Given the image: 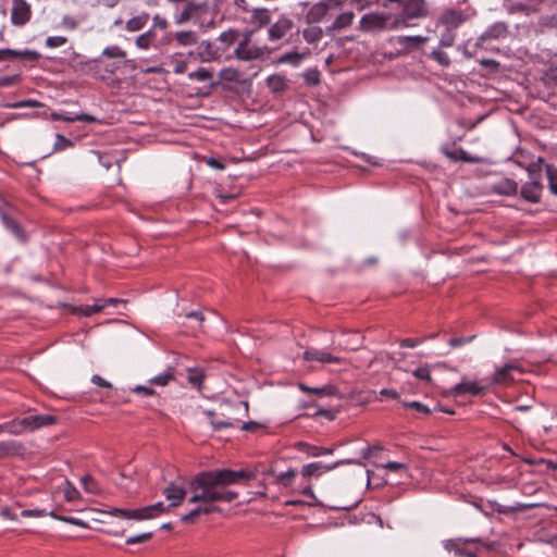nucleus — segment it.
<instances>
[{
  "label": "nucleus",
  "mask_w": 557,
  "mask_h": 557,
  "mask_svg": "<svg viewBox=\"0 0 557 557\" xmlns=\"http://www.w3.org/2000/svg\"><path fill=\"white\" fill-rule=\"evenodd\" d=\"M213 73L205 67H200L195 72L188 74L189 79L205 82L211 79Z\"/></svg>",
  "instance_id": "nucleus-43"
},
{
  "label": "nucleus",
  "mask_w": 557,
  "mask_h": 557,
  "mask_svg": "<svg viewBox=\"0 0 557 557\" xmlns=\"http://www.w3.org/2000/svg\"><path fill=\"white\" fill-rule=\"evenodd\" d=\"M174 38L181 46H193L198 39L197 34L193 30L177 32Z\"/></svg>",
  "instance_id": "nucleus-34"
},
{
  "label": "nucleus",
  "mask_w": 557,
  "mask_h": 557,
  "mask_svg": "<svg viewBox=\"0 0 557 557\" xmlns=\"http://www.w3.org/2000/svg\"><path fill=\"white\" fill-rule=\"evenodd\" d=\"M394 17L389 13L371 12L364 14L359 22V29L364 33H380L391 29V23Z\"/></svg>",
  "instance_id": "nucleus-6"
},
{
  "label": "nucleus",
  "mask_w": 557,
  "mask_h": 557,
  "mask_svg": "<svg viewBox=\"0 0 557 557\" xmlns=\"http://www.w3.org/2000/svg\"><path fill=\"white\" fill-rule=\"evenodd\" d=\"M403 406L405 408L412 409L416 412L424 414V416H428L432 412V410L428 406H425L424 404H422L420 401H404Z\"/></svg>",
  "instance_id": "nucleus-44"
},
{
  "label": "nucleus",
  "mask_w": 557,
  "mask_h": 557,
  "mask_svg": "<svg viewBox=\"0 0 557 557\" xmlns=\"http://www.w3.org/2000/svg\"><path fill=\"white\" fill-rule=\"evenodd\" d=\"M508 35V24L505 22H495L479 36L475 46L482 47L486 41L505 39Z\"/></svg>",
  "instance_id": "nucleus-10"
},
{
  "label": "nucleus",
  "mask_w": 557,
  "mask_h": 557,
  "mask_svg": "<svg viewBox=\"0 0 557 557\" xmlns=\"http://www.w3.org/2000/svg\"><path fill=\"white\" fill-rule=\"evenodd\" d=\"M541 163H543V159L539 158L536 163H532L528 168L530 182L523 184L520 191L521 197L532 203L539 202L542 196Z\"/></svg>",
  "instance_id": "nucleus-4"
},
{
  "label": "nucleus",
  "mask_w": 557,
  "mask_h": 557,
  "mask_svg": "<svg viewBox=\"0 0 557 557\" xmlns=\"http://www.w3.org/2000/svg\"><path fill=\"white\" fill-rule=\"evenodd\" d=\"M73 146H74V144H73L72 140H70L69 138H66L65 136H63L61 134H57L55 143H54V146H53V150L54 151H62V150H65L67 148H71Z\"/></svg>",
  "instance_id": "nucleus-45"
},
{
  "label": "nucleus",
  "mask_w": 557,
  "mask_h": 557,
  "mask_svg": "<svg viewBox=\"0 0 557 557\" xmlns=\"http://www.w3.org/2000/svg\"><path fill=\"white\" fill-rule=\"evenodd\" d=\"M306 55H307V53L292 51V52L282 54L278 58L277 62L292 64L293 66H298L301 63V61L305 59Z\"/></svg>",
  "instance_id": "nucleus-35"
},
{
  "label": "nucleus",
  "mask_w": 557,
  "mask_h": 557,
  "mask_svg": "<svg viewBox=\"0 0 557 557\" xmlns=\"http://www.w3.org/2000/svg\"><path fill=\"white\" fill-rule=\"evenodd\" d=\"M55 421L57 418L52 414L32 413L0 424V434L7 432L9 434L20 435L27 431H35L44 426L52 425Z\"/></svg>",
  "instance_id": "nucleus-3"
},
{
  "label": "nucleus",
  "mask_w": 557,
  "mask_h": 557,
  "mask_svg": "<svg viewBox=\"0 0 557 557\" xmlns=\"http://www.w3.org/2000/svg\"><path fill=\"white\" fill-rule=\"evenodd\" d=\"M173 373L171 372V370H168L165 372H163L162 374H159L154 377H152L150 380V383L152 384H156V385H160V386H165L169 384V382L171 380H173Z\"/></svg>",
  "instance_id": "nucleus-47"
},
{
  "label": "nucleus",
  "mask_w": 557,
  "mask_h": 557,
  "mask_svg": "<svg viewBox=\"0 0 557 557\" xmlns=\"http://www.w3.org/2000/svg\"><path fill=\"white\" fill-rule=\"evenodd\" d=\"M20 81L18 75L2 76L0 77V87H10L15 85Z\"/></svg>",
  "instance_id": "nucleus-59"
},
{
  "label": "nucleus",
  "mask_w": 557,
  "mask_h": 557,
  "mask_svg": "<svg viewBox=\"0 0 557 557\" xmlns=\"http://www.w3.org/2000/svg\"><path fill=\"white\" fill-rule=\"evenodd\" d=\"M304 359L306 361H318L320 363H339L341 358L333 356L331 352L326 350H321L317 348H308L304 352Z\"/></svg>",
  "instance_id": "nucleus-21"
},
{
  "label": "nucleus",
  "mask_w": 557,
  "mask_h": 557,
  "mask_svg": "<svg viewBox=\"0 0 557 557\" xmlns=\"http://www.w3.org/2000/svg\"><path fill=\"white\" fill-rule=\"evenodd\" d=\"M44 515V510L37 509H24L20 511V517L23 518H37Z\"/></svg>",
  "instance_id": "nucleus-63"
},
{
  "label": "nucleus",
  "mask_w": 557,
  "mask_h": 557,
  "mask_svg": "<svg viewBox=\"0 0 557 557\" xmlns=\"http://www.w3.org/2000/svg\"><path fill=\"white\" fill-rule=\"evenodd\" d=\"M299 388L302 391V392H307V393H312V394H315V395H331L332 392H333V387L332 386H323V387H309L305 384H299Z\"/></svg>",
  "instance_id": "nucleus-46"
},
{
  "label": "nucleus",
  "mask_w": 557,
  "mask_h": 557,
  "mask_svg": "<svg viewBox=\"0 0 557 557\" xmlns=\"http://www.w3.org/2000/svg\"><path fill=\"white\" fill-rule=\"evenodd\" d=\"M469 15L461 10L447 9L443 11L440 16V23L447 27V30H453L462 25Z\"/></svg>",
  "instance_id": "nucleus-16"
},
{
  "label": "nucleus",
  "mask_w": 557,
  "mask_h": 557,
  "mask_svg": "<svg viewBox=\"0 0 557 557\" xmlns=\"http://www.w3.org/2000/svg\"><path fill=\"white\" fill-rule=\"evenodd\" d=\"M545 169L549 190L557 196V169L550 164H546Z\"/></svg>",
  "instance_id": "nucleus-38"
},
{
  "label": "nucleus",
  "mask_w": 557,
  "mask_h": 557,
  "mask_svg": "<svg viewBox=\"0 0 557 557\" xmlns=\"http://www.w3.org/2000/svg\"><path fill=\"white\" fill-rule=\"evenodd\" d=\"M382 467L392 472H406L408 470V467L406 463L397 462V461H388L387 463H385Z\"/></svg>",
  "instance_id": "nucleus-51"
},
{
  "label": "nucleus",
  "mask_w": 557,
  "mask_h": 557,
  "mask_svg": "<svg viewBox=\"0 0 557 557\" xmlns=\"http://www.w3.org/2000/svg\"><path fill=\"white\" fill-rule=\"evenodd\" d=\"M304 78L308 85L314 86L320 83V73L318 70H307L304 74Z\"/></svg>",
  "instance_id": "nucleus-48"
},
{
  "label": "nucleus",
  "mask_w": 557,
  "mask_h": 557,
  "mask_svg": "<svg viewBox=\"0 0 557 557\" xmlns=\"http://www.w3.org/2000/svg\"><path fill=\"white\" fill-rule=\"evenodd\" d=\"M486 391L485 386L479 385L475 382L462 381L456 384L449 394L454 396H461L463 394H470L472 396L483 395Z\"/></svg>",
  "instance_id": "nucleus-20"
},
{
  "label": "nucleus",
  "mask_w": 557,
  "mask_h": 557,
  "mask_svg": "<svg viewBox=\"0 0 557 557\" xmlns=\"http://www.w3.org/2000/svg\"><path fill=\"white\" fill-rule=\"evenodd\" d=\"M121 302L116 298H109L106 300H98L94 305H86L81 307V311L84 315L90 317L95 313L102 312L108 306H115Z\"/></svg>",
  "instance_id": "nucleus-25"
},
{
  "label": "nucleus",
  "mask_w": 557,
  "mask_h": 557,
  "mask_svg": "<svg viewBox=\"0 0 557 557\" xmlns=\"http://www.w3.org/2000/svg\"><path fill=\"white\" fill-rule=\"evenodd\" d=\"M428 41L426 37L422 36H399L397 42L406 49H418Z\"/></svg>",
  "instance_id": "nucleus-31"
},
{
  "label": "nucleus",
  "mask_w": 557,
  "mask_h": 557,
  "mask_svg": "<svg viewBox=\"0 0 557 557\" xmlns=\"http://www.w3.org/2000/svg\"><path fill=\"white\" fill-rule=\"evenodd\" d=\"M247 470L253 471V472H256V474H261L263 478L274 476L275 483L278 485H282L284 487L290 486L298 473L297 470H295V469H289L288 471L282 472L278 474H275L273 468H262L261 470H259V468L256 467L252 470H250V469H247ZM257 476L258 475H256V478Z\"/></svg>",
  "instance_id": "nucleus-14"
},
{
  "label": "nucleus",
  "mask_w": 557,
  "mask_h": 557,
  "mask_svg": "<svg viewBox=\"0 0 557 557\" xmlns=\"http://www.w3.org/2000/svg\"><path fill=\"white\" fill-rule=\"evenodd\" d=\"M1 517L8 520H17L20 518V513H17L13 508L5 507L0 512Z\"/></svg>",
  "instance_id": "nucleus-61"
},
{
  "label": "nucleus",
  "mask_w": 557,
  "mask_h": 557,
  "mask_svg": "<svg viewBox=\"0 0 557 557\" xmlns=\"http://www.w3.org/2000/svg\"><path fill=\"white\" fill-rule=\"evenodd\" d=\"M269 52L267 47L251 45L248 39L240 41L234 53L237 59L252 61L263 58Z\"/></svg>",
  "instance_id": "nucleus-9"
},
{
  "label": "nucleus",
  "mask_w": 557,
  "mask_h": 557,
  "mask_svg": "<svg viewBox=\"0 0 557 557\" xmlns=\"http://www.w3.org/2000/svg\"><path fill=\"white\" fill-rule=\"evenodd\" d=\"M149 14L147 12H143L141 14L129 18L125 24V29L127 32L134 33L141 30L149 21Z\"/></svg>",
  "instance_id": "nucleus-30"
},
{
  "label": "nucleus",
  "mask_w": 557,
  "mask_h": 557,
  "mask_svg": "<svg viewBox=\"0 0 557 557\" xmlns=\"http://www.w3.org/2000/svg\"><path fill=\"white\" fill-rule=\"evenodd\" d=\"M493 190L499 195L511 196L518 190V184L510 178H504L493 186Z\"/></svg>",
  "instance_id": "nucleus-28"
},
{
  "label": "nucleus",
  "mask_w": 557,
  "mask_h": 557,
  "mask_svg": "<svg viewBox=\"0 0 557 557\" xmlns=\"http://www.w3.org/2000/svg\"><path fill=\"white\" fill-rule=\"evenodd\" d=\"M400 12L394 16L391 29H399L414 26V21L425 18L429 9L425 0H403Z\"/></svg>",
  "instance_id": "nucleus-2"
},
{
  "label": "nucleus",
  "mask_w": 557,
  "mask_h": 557,
  "mask_svg": "<svg viewBox=\"0 0 557 557\" xmlns=\"http://www.w3.org/2000/svg\"><path fill=\"white\" fill-rule=\"evenodd\" d=\"M198 55L202 62H212L220 58V52L211 42L202 41L198 47Z\"/></svg>",
  "instance_id": "nucleus-26"
},
{
  "label": "nucleus",
  "mask_w": 557,
  "mask_h": 557,
  "mask_svg": "<svg viewBox=\"0 0 557 557\" xmlns=\"http://www.w3.org/2000/svg\"><path fill=\"white\" fill-rule=\"evenodd\" d=\"M64 497L67 502H74L81 497V493L71 484L64 490Z\"/></svg>",
  "instance_id": "nucleus-55"
},
{
  "label": "nucleus",
  "mask_w": 557,
  "mask_h": 557,
  "mask_svg": "<svg viewBox=\"0 0 557 557\" xmlns=\"http://www.w3.org/2000/svg\"><path fill=\"white\" fill-rule=\"evenodd\" d=\"M81 483L85 492L90 494H98L100 492V487L96 480L90 475H84L81 479Z\"/></svg>",
  "instance_id": "nucleus-39"
},
{
  "label": "nucleus",
  "mask_w": 557,
  "mask_h": 557,
  "mask_svg": "<svg viewBox=\"0 0 557 557\" xmlns=\"http://www.w3.org/2000/svg\"><path fill=\"white\" fill-rule=\"evenodd\" d=\"M184 3L185 4L182 11L175 15V23L177 25H182L190 21L195 15H197L200 12L202 8L200 3H197L195 1L187 0Z\"/></svg>",
  "instance_id": "nucleus-23"
},
{
  "label": "nucleus",
  "mask_w": 557,
  "mask_h": 557,
  "mask_svg": "<svg viewBox=\"0 0 557 557\" xmlns=\"http://www.w3.org/2000/svg\"><path fill=\"white\" fill-rule=\"evenodd\" d=\"M200 516V510H198V508L189 511L187 515H185L183 518H182V521L184 523H193L195 522V520Z\"/></svg>",
  "instance_id": "nucleus-64"
},
{
  "label": "nucleus",
  "mask_w": 557,
  "mask_h": 557,
  "mask_svg": "<svg viewBox=\"0 0 557 557\" xmlns=\"http://www.w3.org/2000/svg\"><path fill=\"white\" fill-rule=\"evenodd\" d=\"M51 516L55 519H59L61 521H64V522H67V523H71V524H74L77 527H86V524L81 519L75 518V517L57 516L53 512L51 513Z\"/></svg>",
  "instance_id": "nucleus-57"
},
{
  "label": "nucleus",
  "mask_w": 557,
  "mask_h": 557,
  "mask_svg": "<svg viewBox=\"0 0 557 557\" xmlns=\"http://www.w3.org/2000/svg\"><path fill=\"white\" fill-rule=\"evenodd\" d=\"M441 151L447 159L451 161H463L473 164L481 163L483 161V158L479 156H471L462 148L450 150L447 147H442Z\"/></svg>",
  "instance_id": "nucleus-22"
},
{
  "label": "nucleus",
  "mask_w": 557,
  "mask_h": 557,
  "mask_svg": "<svg viewBox=\"0 0 557 557\" xmlns=\"http://www.w3.org/2000/svg\"><path fill=\"white\" fill-rule=\"evenodd\" d=\"M304 448L302 451L308 454L311 457H319L322 455H332L333 448H326V447H320V446H313L306 443L300 444Z\"/></svg>",
  "instance_id": "nucleus-37"
},
{
  "label": "nucleus",
  "mask_w": 557,
  "mask_h": 557,
  "mask_svg": "<svg viewBox=\"0 0 557 557\" xmlns=\"http://www.w3.org/2000/svg\"><path fill=\"white\" fill-rule=\"evenodd\" d=\"M515 373H522L521 368L517 363H508L497 369L491 377L493 385H509L516 381Z\"/></svg>",
  "instance_id": "nucleus-13"
},
{
  "label": "nucleus",
  "mask_w": 557,
  "mask_h": 557,
  "mask_svg": "<svg viewBox=\"0 0 557 557\" xmlns=\"http://www.w3.org/2000/svg\"><path fill=\"white\" fill-rule=\"evenodd\" d=\"M152 25L153 27L156 28H159L161 30H164L168 28L169 26V22L166 21L165 17L159 15V14H156L152 18Z\"/></svg>",
  "instance_id": "nucleus-58"
},
{
  "label": "nucleus",
  "mask_w": 557,
  "mask_h": 557,
  "mask_svg": "<svg viewBox=\"0 0 557 557\" xmlns=\"http://www.w3.org/2000/svg\"><path fill=\"white\" fill-rule=\"evenodd\" d=\"M354 462L355 461L351 460V459L339 460V461H336V462H334L332 465H324L322 462H312V463H309V465H306V466L302 467L301 474L305 478L320 476L322 473L331 471V470L337 468L341 465H346V463L350 465V463H354Z\"/></svg>",
  "instance_id": "nucleus-17"
},
{
  "label": "nucleus",
  "mask_w": 557,
  "mask_h": 557,
  "mask_svg": "<svg viewBox=\"0 0 557 557\" xmlns=\"http://www.w3.org/2000/svg\"><path fill=\"white\" fill-rule=\"evenodd\" d=\"M187 379L193 386L200 387L205 379V373L201 369H188Z\"/></svg>",
  "instance_id": "nucleus-42"
},
{
  "label": "nucleus",
  "mask_w": 557,
  "mask_h": 557,
  "mask_svg": "<svg viewBox=\"0 0 557 557\" xmlns=\"http://www.w3.org/2000/svg\"><path fill=\"white\" fill-rule=\"evenodd\" d=\"M236 32H233V30H230V32H224L222 33L220 36H219V39L226 44V45H231L234 42V40L236 39Z\"/></svg>",
  "instance_id": "nucleus-62"
},
{
  "label": "nucleus",
  "mask_w": 557,
  "mask_h": 557,
  "mask_svg": "<svg viewBox=\"0 0 557 557\" xmlns=\"http://www.w3.org/2000/svg\"><path fill=\"white\" fill-rule=\"evenodd\" d=\"M163 495L170 502L169 507L178 506L186 496V490L175 483H170L164 490Z\"/></svg>",
  "instance_id": "nucleus-24"
},
{
  "label": "nucleus",
  "mask_w": 557,
  "mask_h": 557,
  "mask_svg": "<svg viewBox=\"0 0 557 557\" xmlns=\"http://www.w3.org/2000/svg\"><path fill=\"white\" fill-rule=\"evenodd\" d=\"M323 30L319 26H309L302 30V37L308 44H317L321 40Z\"/></svg>",
  "instance_id": "nucleus-33"
},
{
  "label": "nucleus",
  "mask_w": 557,
  "mask_h": 557,
  "mask_svg": "<svg viewBox=\"0 0 557 557\" xmlns=\"http://www.w3.org/2000/svg\"><path fill=\"white\" fill-rule=\"evenodd\" d=\"M446 548L458 556L476 557L481 549H492L493 544L482 543L479 539H457L449 541Z\"/></svg>",
  "instance_id": "nucleus-5"
},
{
  "label": "nucleus",
  "mask_w": 557,
  "mask_h": 557,
  "mask_svg": "<svg viewBox=\"0 0 557 557\" xmlns=\"http://www.w3.org/2000/svg\"><path fill=\"white\" fill-rule=\"evenodd\" d=\"M151 537H152L151 532L141 533V534H138L135 536L127 537L126 544L134 545V544L145 543V542L149 541Z\"/></svg>",
  "instance_id": "nucleus-49"
},
{
  "label": "nucleus",
  "mask_w": 557,
  "mask_h": 557,
  "mask_svg": "<svg viewBox=\"0 0 557 557\" xmlns=\"http://www.w3.org/2000/svg\"><path fill=\"white\" fill-rule=\"evenodd\" d=\"M52 119L54 121H64V122H85V123H96L98 119L88 113L75 114V115H66L62 113H52Z\"/></svg>",
  "instance_id": "nucleus-27"
},
{
  "label": "nucleus",
  "mask_w": 557,
  "mask_h": 557,
  "mask_svg": "<svg viewBox=\"0 0 557 557\" xmlns=\"http://www.w3.org/2000/svg\"><path fill=\"white\" fill-rule=\"evenodd\" d=\"M256 472L248 470H213L198 473L189 483L193 496L189 503H203L206 505L224 502L231 503L237 498L238 493L226 490V486L243 481L256 479ZM200 515H208L216 508L213 506H199Z\"/></svg>",
  "instance_id": "nucleus-1"
},
{
  "label": "nucleus",
  "mask_w": 557,
  "mask_h": 557,
  "mask_svg": "<svg viewBox=\"0 0 557 557\" xmlns=\"http://www.w3.org/2000/svg\"><path fill=\"white\" fill-rule=\"evenodd\" d=\"M165 510V507L162 502H159L154 505L147 506L139 509L134 510H127V509H120L114 508L112 513L114 516H119L125 519H133V520H145V519H151L160 513H162Z\"/></svg>",
  "instance_id": "nucleus-7"
},
{
  "label": "nucleus",
  "mask_w": 557,
  "mask_h": 557,
  "mask_svg": "<svg viewBox=\"0 0 557 557\" xmlns=\"http://www.w3.org/2000/svg\"><path fill=\"white\" fill-rule=\"evenodd\" d=\"M287 78L283 75L274 74L267 78L268 87L275 94L283 92L287 88Z\"/></svg>",
  "instance_id": "nucleus-32"
},
{
  "label": "nucleus",
  "mask_w": 557,
  "mask_h": 557,
  "mask_svg": "<svg viewBox=\"0 0 557 557\" xmlns=\"http://www.w3.org/2000/svg\"><path fill=\"white\" fill-rule=\"evenodd\" d=\"M249 13V24L260 29L271 24L272 11L268 8H252L247 10Z\"/></svg>",
  "instance_id": "nucleus-18"
},
{
  "label": "nucleus",
  "mask_w": 557,
  "mask_h": 557,
  "mask_svg": "<svg viewBox=\"0 0 557 557\" xmlns=\"http://www.w3.org/2000/svg\"><path fill=\"white\" fill-rule=\"evenodd\" d=\"M431 57L443 66H448L450 64L449 57L442 50L432 51Z\"/></svg>",
  "instance_id": "nucleus-50"
},
{
  "label": "nucleus",
  "mask_w": 557,
  "mask_h": 557,
  "mask_svg": "<svg viewBox=\"0 0 557 557\" xmlns=\"http://www.w3.org/2000/svg\"><path fill=\"white\" fill-rule=\"evenodd\" d=\"M32 17V8L26 0H13L11 9V23L14 26L22 27L29 22Z\"/></svg>",
  "instance_id": "nucleus-12"
},
{
  "label": "nucleus",
  "mask_w": 557,
  "mask_h": 557,
  "mask_svg": "<svg viewBox=\"0 0 557 557\" xmlns=\"http://www.w3.org/2000/svg\"><path fill=\"white\" fill-rule=\"evenodd\" d=\"M40 54L34 50L0 49V62L4 61H37Z\"/></svg>",
  "instance_id": "nucleus-19"
},
{
  "label": "nucleus",
  "mask_w": 557,
  "mask_h": 557,
  "mask_svg": "<svg viewBox=\"0 0 557 557\" xmlns=\"http://www.w3.org/2000/svg\"><path fill=\"white\" fill-rule=\"evenodd\" d=\"M294 27V22L286 15H281L268 29V40L276 42L283 39Z\"/></svg>",
  "instance_id": "nucleus-11"
},
{
  "label": "nucleus",
  "mask_w": 557,
  "mask_h": 557,
  "mask_svg": "<svg viewBox=\"0 0 557 557\" xmlns=\"http://www.w3.org/2000/svg\"><path fill=\"white\" fill-rule=\"evenodd\" d=\"M14 451V443H0V458L11 455Z\"/></svg>",
  "instance_id": "nucleus-60"
},
{
  "label": "nucleus",
  "mask_w": 557,
  "mask_h": 557,
  "mask_svg": "<svg viewBox=\"0 0 557 557\" xmlns=\"http://www.w3.org/2000/svg\"><path fill=\"white\" fill-rule=\"evenodd\" d=\"M347 0H327L313 4L306 14L309 24H315L325 18L329 10L344 5Z\"/></svg>",
  "instance_id": "nucleus-8"
},
{
  "label": "nucleus",
  "mask_w": 557,
  "mask_h": 557,
  "mask_svg": "<svg viewBox=\"0 0 557 557\" xmlns=\"http://www.w3.org/2000/svg\"><path fill=\"white\" fill-rule=\"evenodd\" d=\"M2 222H3L4 226L9 231H11L17 238H20V239L23 238L22 230H21L18 223L15 220H13L12 218H10L7 214H3L2 215Z\"/></svg>",
  "instance_id": "nucleus-41"
},
{
  "label": "nucleus",
  "mask_w": 557,
  "mask_h": 557,
  "mask_svg": "<svg viewBox=\"0 0 557 557\" xmlns=\"http://www.w3.org/2000/svg\"><path fill=\"white\" fill-rule=\"evenodd\" d=\"M67 41L66 37L63 36H50L46 39V45L49 48H58L65 45Z\"/></svg>",
  "instance_id": "nucleus-52"
},
{
  "label": "nucleus",
  "mask_w": 557,
  "mask_h": 557,
  "mask_svg": "<svg viewBox=\"0 0 557 557\" xmlns=\"http://www.w3.org/2000/svg\"><path fill=\"white\" fill-rule=\"evenodd\" d=\"M354 18H355V13L352 11L343 12L335 18V21L332 23V25L329 27V29L332 32H339V30L350 26Z\"/></svg>",
  "instance_id": "nucleus-29"
},
{
  "label": "nucleus",
  "mask_w": 557,
  "mask_h": 557,
  "mask_svg": "<svg viewBox=\"0 0 557 557\" xmlns=\"http://www.w3.org/2000/svg\"><path fill=\"white\" fill-rule=\"evenodd\" d=\"M543 0H505V7L511 14L523 13L529 15L536 12Z\"/></svg>",
  "instance_id": "nucleus-15"
},
{
  "label": "nucleus",
  "mask_w": 557,
  "mask_h": 557,
  "mask_svg": "<svg viewBox=\"0 0 557 557\" xmlns=\"http://www.w3.org/2000/svg\"><path fill=\"white\" fill-rule=\"evenodd\" d=\"M479 63L482 67L487 69L490 72H497L499 69V62L493 59H481Z\"/></svg>",
  "instance_id": "nucleus-54"
},
{
  "label": "nucleus",
  "mask_w": 557,
  "mask_h": 557,
  "mask_svg": "<svg viewBox=\"0 0 557 557\" xmlns=\"http://www.w3.org/2000/svg\"><path fill=\"white\" fill-rule=\"evenodd\" d=\"M210 424L213 430H221L227 428H234L235 423L231 420H220V419H211Z\"/></svg>",
  "instance_id": "nucleus-53"
},
{
  "label": "nucleus",
  "mask_w": 557,
  "mask_h": 557,
  "mask_svg": "<svg viewBox=\"0 0 557 557\" xmlns=\"http://www.w3.org/2000/svg\"><path fill=\"white\" fill-rule=\"evenodd\" d=\"M102 55L108 59H124L126 51L119 46H109L103 49Z\"/></svg>",
  "instance_id": "nucleus-40"
},
{
  "label": "nucleus",
  "mask_w": 557,
  "mask_h": 557,
  "mask_svg": "<svg viewBox=\"0 0 557 557\" xmlns=\"http://www.w3.org/2000/svg\"><path fill=\"white\" fill-rule=\"evenodd\" d=\"M156 37H157V35H156L154 30L149 29L136 38V41H135L136 46L139 49L146 50L152 45V42L156 40Z\"/></svg>",
  "instance_id": "nucleus-36"
},
{
  "label": "nucleus",
  "mask_w": 557,
  "mask_h": 557,
  "mask_svg": "<svg viewBox=\"0 0 557 557\" xmlns=\"http://www.w3.org/2000/svg\"><path fill=\"white\" fill-rule=\"evenodd\" d=\"M413 375L419 380L431 381V372L426 366L416 369Z\"/></svg>",
  "instance_id": "nucleus-56"
}]
</instances>
